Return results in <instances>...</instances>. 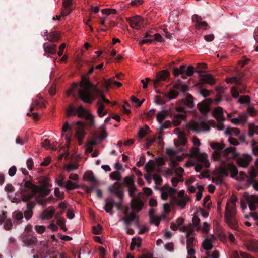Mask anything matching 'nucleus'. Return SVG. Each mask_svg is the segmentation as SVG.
Instances as JSON below:
<instances>
[{"label": "nucleus", "mask_w": 258, "mask_h": 258, "mask_svg": "<svg viewBox=\"0 0 258 258\" xmlns=\"http://www.w3.org/2000/svg\"><path fill=\"white\" fill-rule=\"evenodd\" d=\"M97 93L99 98L97 102L110 104V101L105 98L101 90L99 89L95 85L92 84L86 76H83L80 83V89L78 91L80 98L84 102L90 103L94 99L93 93Z\"/></svg>", "instance_id": "f257e3e1"}, {"label": "nucleus", "mask_w": 258, "mask_h": 258, "mask_svg": "<svg viewBox=\"0 0 258 258\" xmlns=\"http://www.w3.org/2000/svg\"><path fill=\"white\" fill-rule=\"evenodd\" d=\"M218 172L222 176L230 175L232 178L235 177L238 174L236 167L230 163H222L218 168Z\"/></svg>", "instance_id": "f03ea898"}, {"label": "nucleus", "mask_w": 258, "mask_h": 258, "mask_svg": "<svg viewBox=\"0 0 258 258\" xmlns=\"http://www.w3.org/2000/svg\"><path fill=\"white\" fill-rule=\"evenodd\" d=\"M190 201V198L185 194V191L181 190L178 192L177 197H174L173 202H174V204L180 208L183 209L185 207L186 203Z\"/></svg>", "instance_id": "7ed1b4c3"}, {"label": "nucleus", "mask_w": 258, "mask_h": 258, "mask_svg": "<svg viewBox=\"0 0 258 258\" xmlns=\"http://www.w3.org/2000/svg\"><path fill=\"white\" fill-rule=\"evenodd\" d=\"M187 126L196 132H199L201 131H208L210 129L209 125L204 121L196 122L191 121L187 124Z\"/></svg>", "instance_id": "20e7f679"}, {"label": "nucleus", "mask_w": 258, "mask_h": 258, "mask_svg": "<svg viewBox=\"0 0 258 258\" xmlns=\"http://www.w3.org/2000/svg\"><path fill=\"white\" fill-rule=\"evenodd\" d=\"M131 27L138 29L143 27L147 24V21L143 17L136 16L132 18H128Z\"/></svg>", "instance_id": "39448f33"}, {"label": "nucleus", "mask_w": 258, "mask_h": 258, "mask_svg": "<svg viewBox=\"0 0 258 258\" xmlns=\"http://www.w3.org/2000/svg\"><path fill=\"white\" fill-rule=\"evenodd\" d=\"M237 198L232 195L227 202L225 215H235L236 212V202Z\"/></svg>", "instance_id": "423d86ee"}, {"label": "nucleus", "mask_w": 258, "mask_h": 258, "mask_svg": "<svg viewBox=\"0 0 258 258\" xmlns=\"http://www.w3.org/2000/svg\"><path fill=\"white\" fill-rule=\"evenodd\" d=\"M180 106H176L175 110L178 112H184L186 108H191L194 106L193 98L191 96H188L182 99L180 102Z\"/></svg>", "instance_id": "0eeeda50"}, {"label": "nucleus", "mask_w": 258, "mask_h": 258, "mask_svg": "<svg viewBox=\"0 0 258 258\" xmlns=\"http://www.w3.org/2000/svg\"><path fill=\"white\" fill-rule=\"evenodd\" d=\"M161 192V197L163 200H166L169 197L173 196L176 192V190L169 186H164L162 188H157Z\"/></svg>", "instance_id": "6e6552de"}, {"label": "nucleus", "mask_w": 258, "mask_h": 258, "mask_svg": "<svg viewBox=\"0 0 258 258\" xmlns=\"http://www.w3.org/2000/svg\"><path fill=\"white\" fill-rule=\"evenodd\" d=\"M243 245L246 249L250 252H256L258 251V241L251 239L243 240Z\"/></svg>", "instance_id": "1a4fd4ad"}, {"label": "nucleus", "mask_w": 258, "mask_h": 258, "mask_svg": "<svg viewBox=\"0 0 258 258\" xmlns=\"http://www.w3.org/2000/svg\"><path fill=\"white\" fill-rule=\"evenodd\" d=\"M76 124L78 125V127L76 129V138L77 139L79 144L81 145L86 133L81 122L77 121L76 122Z\"/></svg>", "instance_id": "9d476101"}, {"label": "nucleus", "mask_w": 258, "mask_h": 258, "mask_svg": "<svg viewBox=\"0 0 258 258\" xmlns=\"http://www.w3.org/2000/svg\"><path fill=\"white\" fill-rule=\"evenodd\" d=\"M252 160L251 156L247 154H244L236 159L238 165L242 167H247Z\"/></svg>", "instance_id": "9b49d317"}, {"label": "nucleus", "mask_w": 258, "mask_h": 258, "mask_svg": "<svg viewBox=\"0 0 258 258\" xmlns=\"http://www.w3.org/2000/svg\"><path fill=\"white\" fill-rule=\"evenodd\" d=\"M223 157L225 158H234L236 157L239 153L236 151L235 147H230L226 148L223 151Z\"/></svg>", "instance_id": "f8f14e48"}, {"label": "nucleus", "mask_w": 258, "mask_h": 258, "mask_svg": "<svg viewBox=\"0 0 258 258\" xmlns=\"http://www.w3.org/2000/svg\"><path fill=\"white\" fill-rule=\"evenodd\" d=\"M55 210L52 207H49L42 211L39 218L42 220L50 219L55 213Z\"/></svg>", "instance_id": "ddd939ff"}, {"label": "nucleus", "mask_w": 258, "mask_h": 258, "mask_svg": "<svg viewBox=\"0 0 258 258\" xmlns=\"http://www.w3.org/2000/svg\"><path fill=\"white\" fill-rule=\"evenodd\" d=\"M216 238L214 235H212L210 238H205L202 242V246L206 251H209L213 248V243L215 241Z\"/></svg>", "instance_id": "4468645a"}, {"label": "nucleus", "mask_w": 258, "mask_h": 258, "mask_svg": "<svg viewBox=\"0 0 258 258\" xmlns=\"http://www.w3.org/2000/svg\"><path fill=\"white\" fill-rule=\"evenodd\" d=\"M179 230L181 232H187L186 237L187 238L186 245L187 247H193V244L194 241V238L191 236L192 231H188L187 227L186 226H183L179 227Z\"/></svg>", "instance_id": "2eb2a0df"}, {"label": "nucleus", "mask_w": 258, "mask_h": 258, "mask_svg": "<svg viewBox=\"0 0 258 258\" xmlns=\"http://www.w3.org/2000/svg\"><path fill=\"white\" fill-rule=\"evenodd\" d=\"M247 202L250 210L254 211L256 210L258 206V196L256 195H251L247 198Z\"/></svg>", "instance_id": "dca6fc26"}, {"label": "nucleus", "mask_w": 258, "mask_h": 258, "mask_svg": "<svg viewBox=\"0 0 258 258\" xmlns=\"http://www.w3.org/2000/svg\"><path fill=\"white\" fill-rule=\"evenodd\" d=\"M169 73L167 70H162L156 75V79L153 80L155 85L157 84L160 81H165L168 77Z\"/></svg>", "instance_id": "f3484780"}, {"label": "nucleus", "mask_w": 258, "mask_h": 258, "mask_svg": "<svg viewBox=\"0 0 258 258\" xmlns=\"http://www.w3.org/2000/svg\"><path fill=\"white\" fill-rule=\"evenodd\" d=\"M235 215H225V222L228 226L233 229L237 228L238 225L236 219L234 218Z\"/></svg>", "instance_id": "a211bd4d"}, {"label": "nucleus", "mask_w": 258, "mask_h": 258, "mask_svg": "<svg viewBox=\"0 0 258 258\" xmlns=\"http://www.w3.org/2000/svg\"><path fill=\"white\" fill-rule=\"evenodd\" d=\"M198 162H201L203 165L208 168L210 166V164L208 159V155L204 153H201L197 155L196 158Z\"/></svg>", "instance_id": "6ab92c4d"}, {"label": "nucleus", "mask_w": 258, "mask_h": 258, "mask_svg": "<svg viewBox=\"0 0 258 258\" xmlns=\"http://www.w3.org/2000/svg\"><path fill=\"white\" fill-rule=\"evenodd\" d=\"M199 78L201 81L211 85L213 84L215 82L213 77L210 74L201 73L199 75Z\"/></svg>", "instance_id": "aec40b11"}, {"label": "nucleus", "mask_w": 258, "mask_h": 258, "mask_svg": "<svg viewBox=\"0 0 258 258\" xmlns=\"http://www.w3.org/2000/svg\"><path fill=\"white\" fill-rule=\"evenodd\" d=\"M132 208L137 212L140 211L143 207L144 203L139 198H134L131 201Z\"/></svg>", "instance_id": "412c9836"}, {"label": "nucleus", "mask_w": 258, "mask_h": 258, "mask_svg": "<svg viewBox=\"0 0 258 258\" xmlns=\"http://www.w3.org/2000/svg\"><path fill=\"white\" fill-rule=\"evenodd\" d=\"M72 0H63V9L61 11V15L63 16L69 15L72 11Z\"/></svg>", "instance_id": "4be33fe9"}, {"label": "nucleus", "mask_w": 258, "mask_h": 258, "mask_svg": "<svg viewBox=\"0 0 258 258\" xmlns=\"http://www.w3.org/2000/svg\"><path fill=\"white\" fill-rule=\"evenodd\" d=\"M154 34H152L151 32H147L145 34L144 39L139 41V44L142 45L144 44H150L154 42Z\"/></svg>", "instance_id": "5701e85b"}, {"label": "nucleus", "mask_w": 258, "mask_h": 258, "mask_svg": "<svg viewBox=\"0 0 258 258\" xmlns=\"http://www.w3.org/2000/svg\"><path fill=\"white\" fill-rule=\"evenodd\" d=\"M22 239L23 242L27 245H30L35 244L37 241L36 236H31L28 234H23Z\"/></svg>", "instance_id": "b1692460"}, {"label": "nucleus", "mask_w": 258, "mask_h": 258, "mask_svg": "<svg viewBox=\"0 0 258 258\" xmlns=\"http://www.w3.org/2000/svg\"><path fill=\"white\" fill-rule=\"evenodd\" d=\"M166 153L168 155L170 159V167L172 168H175L178 165V162L175 159V157L173 156V149L171 148H167L166 150Z\"/></svg>", "instance_id": "393cba45"}, {"label": "nucleus", "mask_w": 258, "mask_h": 258, "mask_svg": "<svg viewBox=\"0 0 258 258\" xmlns=\"http://www.w3.org/2000/svg\"><path fill=\"white\" fill-rule=\"evenodd\" d=\"M170 114L169 111L167 110H162L160 112H158L156 115V119L157 121L160 123L162 124L163 121L166 119V118Z\"/></svg>", "instance_id": "a878e982"}, {"label": "nucleus", "mask_w": 258, "mask_h": 258, "mask_svg": "<svg viewBox=\"0 0 258 258\" xmlns=\"http://www.w3.org/2000/svg\"><path fill=\"white\" fill-rule=\"evenodd\" d=\"M213 115L218 121H223L225 119L223 109L221 107H219L215 108L213 112Z\"/></svg>", "instance_id": "bb28decb"}, {"label": "nucleus", "mask_w": 258, "mask_h": 258, "mask_svg": "<svg viewBox=\"0 0 258 258\" xmlns=\"http://www.w3.org/2000/svg\"><path fill=\"white\" fill-rule=\"evenodd\" d=\"M28 210L24 211V215L25 218L27 220L30 219L33 216V211L32 209L34 207V203L33 202H29L27 204Z\"/></svg>", "instance_id": "cd10ccee"}, {"label": "nucleus", "mask_w": 258, "mask_h": 258, "mask_svg": "<svg viewBox=\"0 0 258 258\" xmlns=\"http://www.w3.org/2000/svg\"><path fill=\"white\" fill-rule=\"evenodd\" d=\"M186 115L184 114H176L173 115L172 123L174 126H178L181 123L182 120H185Z\"/></svg>", "instance_id": "c85d7f7f"}, {"label": "nucleus", "mask_w": 258, "mask_h": 258, "mask_svg": "<svg viewBox=\"0 0 258 258\" xmlns=\"http://www.w3.org/2000/svg\"><path fill=\"white\" fill-rule=\"evenodd\" d=\"M119 185L115 183L112 187L109 188V191L112 195H115L118 197H122L123 194L122 192L119 190Z\"/></svg>", "instance_id": "c756f323"}, {"label": "nucleus", "mask_w": 258, "mask_h": 258, "mask_svg": "<svg viewBox=\"0 0 258 258\" xmlns=\"http://www.w3.org/2000/svg\"><path fill=\"white\" fill-rule=\"evenodd\" d=\"M105 88L107 90L112 85H115L117 87H120L122 86V84L119 82L114 81L113 78H109L104 80Z\"/></svg>", "instance_id": "7c9ffc66"}, {"label": "nucleus", "mask_w": 258, "mask_h": 258, "mask_svg": "<svg viewBox=\"0 0 258 258\" xmlns=\"http://www.w3.org/2000/svg\"><path fill=\"white\" fill-rule=\"evenodd\" d=\"M224 134L226 135L238 136L240 134V130L237 128L229 127L226 128Z\"/></svg>", "instance_id": "2f4dec72"}, {"label": "nucleus", "mask_w": 258, "mask_h": 258, "mask_svg": "<svg viewBox=\"0 0 258 258\" xmlns=\"http://www.w3.org/2000/svg\"><path fill=\"white\" fill-rule=\"evenodd\" d=\"M97 114L102 117L107 114V112L104 110V105L102 104L100 102H97Z\"/></svg>", "instance_id": "473e14b6"}, {"label": "nucleus", "mask_w": 258, "mask_h": 258, "mask_svg": "<svg viewBox=\"0 0 258 258\" xmlns=\"http://www.w3.org/2000/svg\"><path fill=\"white\" fill-rule=\"evenodd\" d=\"M141 242L142 240L139 237L133 238L130 246L131 250H134L135 247H140L141 244Z\"/></svg>", "instance_id": "72a5a7b5"}, {"label": "nucleus", "mask_w": 258, "mask_h": 258, "mask_svg": "<svg viewBox=\"0 0 258 258\" xmlns=\"http://www.w3.org/2000/svg\"><path fill=\"white\" fill-rule=\"evenodd\" d=\"M85 118L89 121L87 123V126L88 127H91L95 125V116H93L90 112H88Z\"/></svg>", "instance_id": "f704fd0d"}, {"label": "nucleus", "mask_w": 258, "mask_h": 258, "mask_svg": "<svg viewBox=\"0 0 258 258\" xmlns=\"http://www.w3.org/2000/svg\"><path fill=\"white\" fill-rule=\"evenodd\" d=\"M146 169L147 172H152L154 171H159L156 165H155L154 161L149 162L146 165Z\"/></svg>", "instance_id": "c9c22d12"}, {"label": "nucleus", "mask_w": 258, "mask_h": 258, "mask_svg": "<svg viewBox=\"0 0 258 258\" xmlns=\"http://www.w3.org/2000/svg\"><path fill=\"white\" fill-rule=\"evenodd\" d=\"M64 187L67 190H72L78 188V186L76 182L69 179Z\"/></svg>", "instance_id": "e433bc0d"}, {"label": "nucleus", "mask_w": 258, "mask_h": 258, "mask_svg": "<svg viewBox=\"0 0 258 258\" xmlns=\"http://www.w3.org/2000/svg\"><path fill=\"white\" fill-rule=\"evenodd\" d=\"M89 111L86 110L82 106H79L76 110V113L79 117H85Z\"/></svg>", "instance_id": "4c0bfd02"}, {"label": "nucleus", "mask_w": 258, "mask_h": 258, "mask_svg": "<svg viewBox=\"0 0 258 258\" xmlns=\"http://www.w3.org/2000/svg\"><path fill=\"white\" fill-rule=\"evenodd\" d=\"M43 47L45 51L47 53L54 54L56 52V45L55 44H53L46 46L45 44H44Z\"/></svg>", "instance_id": "58836bf2"}, {"label": "nucleus", "mask_w": 258, "mask_h": 258, "mask_svg": "<svg viewBox=\"0 0 258 258\" xmlns=\"http://www.w3.org/2000/svg\"><path fill=\"white\" fill-rule=\"evenodd\" d=\"M246 115L244 114L242 115H239L238 117L232 118L231 119V122L235 124H237L240 122H243L246 121Z\"/></svg>", "instance_id": "ea45409f"}, {"label": "nucleus", "mask_w": 258, "mask_h": 258, "mask_svg": "<svg viewBox=\"0 0 258 258\" xmlns=\"http://www.w3.org/2000/svg\"><path fill=\"white\" fill-rule=\"evenodd\" d=\"M25 186L32 188L33 192H41L43 190L42 187L34 186L30 181H27L25 183Z\"/></svg>", "instance_id": "a19ab883"}, {"label": "nucleus", "mask_w": 258, "mask_h": 258, "mask_svg": "<svg viewBox=\"0 0 258 258\" xmlns=\"http://www.w3.org/2000/svg\"><path fill=\"white\" fill-rule=\"evenodd\" d=\"M222 156H223V152H221V151H215L212 154V158L215 161L222 162Z\"/></svg>", "instance_id": "79ce46f5"}, {"label": "nucleus", "mask_w": 258, "mask_h": 258, "mask_svg": "<svg viewBox=\"0 0 258 258\" xmlns=\"http://www.w3.org/2000/svg\"><path fill=\"white\" fill-rule=\"evenodd\" d=\"M41 145L43 147L47 149H51L53 150L57 149V148L55 147L53 145H51L50 141L48 139H45L43 142H42Z\"/></svg>", "instance_id": "37998d69"}, {"label": "nucleus", "mask_w": 258, "mask_h": 258, "mask_svg": "<svg viewBox=\"0 0 258 258\" xmlns=\"http://www.w3.org/2000/svg\"><path fill=\"white\" fill-rule=\"evenodd\" d=\"M100 133L98 136V139L99 140H104L107 136V134L105 128L103 126L99 127Z\"/></svg>", "instance_id": "c03bdc74"}, {"label": "nucleus", "mask_w": 258, "mask_h": 258, "mask_svg": "<svg viewBox=\"0 0 258 258\" xmlns=\"http://www.w3.org/2000/svg\"><path fill=\"white\" fill-rule=\"evenodd\" d=\"M113 203H114V202L113 200L108 201L106 203L105 207H104L105 211L107 213H108L111 215L112 214V208L113 206Z\"/></svg>", "instance_id": "a18cd8bd"}, {"label": "nucleus", "mask_w": 258, "mask_h": 258, "mask_svg": "<svg viewBox=\"0 0 258 258\" xmlns=\"http://www.w3.org/2000/svg\"><path fill=\"white\" fill-rule=\"evenodd\" d=\"M211 148L216 150L215 151H221L224 147L223 144H220L217 142H213L210 144Z\"/></svg>", "instance_id": "49530a36"}, {"label": "nucleus", "mask_w": 258, "mask_h": 258, "mask_svg": "<svg viewBox=\"0 0 258 258\" xmlns=\"http://www.w3.org/2000/svg\"><path fill=\"white\" fill-rule=\"evenodd\" d=\"M59 39V34L57 33L52 32L49 34L47 39L50 41H57Z\"/></svg>", "instance_id": "de8ad7c7"}, {"label": "nucleus", "mask_w": 258, "mask_h": 258, "mask_svg": "<svg viewBox=\"0 0 258 258\" xmlns=\"http://www.w3.org/2000/svg\"><path fill=\"white\" fill-rule=\"evenodd\" d=\"M124 184L127 187L133 186V185H134V176L131 175L130 176L126 177L124 180Z\"/></svg>", "instance_id": "09e8293b"}, {"label": "nucleus", "mask_w": 258, "mask_h": 258, "mask_svg": "<svg viewBox=\"0 0 258 258\" xmlns=\"http://www.w3.org/2000/svg\"><path fill=\"white\" fill-rule=\"evenodd\" d=\"M249 128L248 135L250 137H252L255 134H258V126H256L253 124H250Z\"/></svg>", "instance_id": "8fccbe9b"}, {"label": "nucleus", "mask_w": 258, "mask_h": 258, "mask_svg": "<svg viewBox=\"0 0 258 258\" xmlns=\"http://www.w3.org/2000/svg\"><path fill=\"white\" fill-rule=\"evenodd\" d=\"M84 179L92 183H95L96 180L91 173H86L84 175Z\"/></svg>", "instance_id": "3c124183"}, {"label": "nucleus", "mask_w": 258, "mask_h": 258, "mask_svg": "<svg viewBox=\"0 0 258 258\" xmlns=\"http://www.w3.org/2000/svg\"><path fill=\"white\" fill-rule=\"evenodd\" d=\"M197 187L198 191L196 194V198L197 201H199L202 197L203 191L204 189V187L202 185H198Z\"/></svg>", "instance_id": "603ef678"}, {"label": "nucleus", "mask_w": 258, "mask_h": 258, "mask_svg": "<svg viewBox=\"0 0 258 258\" xmlns=\"http://www.w3.org/2000/svg\"><path fill=\"white\" fill-rule=\"evenodd\" d=\"M43 106V102L42 100L38 101L36 100L35 101L33 104L32 106L30 108V111L32 112L33 110L37 108L41 107Z\"/></svg>", "instance_id": "864d4df0"}, {"label": "nucleus", "mask_w": 258, "mask_h": 258, "mask_svg": "<svg viewBox=\"0 0 258 258\" xmlns=\"http://www.w3.org/2000/svg\"><path fill=\"white\" fill-rule=\"evenodd\" d=\"M174 204V202L171 201L170 203H165L163 204V212L165 214H168L170 213L171 210V205Z\"/></svg>", "instance_id": "5fc2aeb1"}, {"label": "nucleus", "mask_w": 258, "mask_h": 258, "mask_svg": "<svg viewBox=\"0 0 258 258\" xmlns=\"http://www.w3.org/2000/svg\"><path fill=\"white\" fill-rule=\"evenodd\" d=\"M196 27L197 29H206V27L208 26V24L205 21H197L196 23Z\"/></svg>", "instance_id": "6e6d98bb"}, {"label": "nucleus", "mask_w": 258, "mask_h": 258, "mask_svg": "<svg viewBox=\"0 0 258 258\" xmlns=\"http://www.w3.org/2000/svg\"><path fill=\"white\" fill-rule=\"evenodd\" d=\"M78 168V165L77 163H70L65 167L66 170L68 172L73 171Z\"/></svg>", "instance_id": "4d7b16f0"}, {"label": "nucleus", "mask_w": 258, "mask_h": 258, "mask_svg": "<svg viewBox=\"0 0 258 258\" xmlns=\"http://www.w3.org/2000/svg\"><path fill=\"white\" fill-rule=\"evenodd\" d=\"M198 108L200 112L202 113H205L208 111L209 108L207 105L205 103H200L198 105Z\"/></svg>", "instance_id": "13d9d810"}, {"label": "nucleus", "mask_w": 258, "mask_h": 258, "mask_svg": "<svg viewBox=\"0 0 258 258\" xmlns=\"http://www.w3.org/2000/svg\"><path fill=\"white\" fill-rule=\"evenodd\" d=\"M101 12L107 16L110 14H116L117 11L114 9H104L101 10Z\"/></svg>", "instance_id": "bf43d9fd"}, {"label": "nucleus", "mask_w": 258, "mask_h": 258, "mask_svg": "<svg viewBox=\"0 0 258 258\" xmlns=\"http://www.w3.org/2000/svg\"><path fill=\"white\" fill-rule=\"evenodd\" d=\"M110 177L114 180L119 181L120 180V174L119 171H116L110 174Z\"/></svg>", "instance_id": "052dcab7"}, {"label": "nucleus", "mask_w": 258, "mask_h": 258, "mask_svg": "<svg viewBox=\"0 0 258 258\" xmlns=\"http://www.w3.org/2000/svg\"><path fill=\"white\" fill-rule=\"evenodd\" d=\"M177 135L180 143L183 145H184L187 142V140L185 137L184 133L180 132L178 133Z\"/></svg>", "instance_id": "680f3d73"}, {"label": "nucleus", "mask_w": 258, "mask_h": 258, "mask_svg": "<svg viewBox=\"0 0 258 258\" xmlns=\"http://www.w3.org/2000/svg\"><path fill=\"white\" fill-rule=\"evenodd\" d=\"M134 215H131L127 217L121 218L120 220L123 221L126 226H128L131 222L134 220Z\"/></svg>", "instance_id": "e2e57ef3"}, {"label": "nucleus", "mask_w": 258, "mask_h": 258, "mask_svg": "<svg viewBox=\"0 0 258 258\" xmlns=\"http://www.w3.org/2000/svg\"><path fill=\"white\" fill-rule=\"evenodd\" d=\"M154 162L158 169L160 166H163L165 164L164 159L162 157L156 158Z\"/></svg>", "instance_id": "0e129e2a"}, {"label": "nucleus", "mask_w": 258, "mask_h": 258, "mask_svg": "<svg viewBox=\"0 0 258 258\" xmlns=\"http://www.w3.org/2000/svg\"><path fill=\"white\" fill-rule=\"evenodd\" d=\"M75 109L72 105H70L66 110V115L68 117L75 115Z\"/></svg>", "instance_id": "69168bd1"}, {"label": "nucleus", "mask_w": 258, "mask_h": 258, "mask_svg": "<svg viewBox=\"0 0 258 258\" xmlns=\"http://www.w3.org/2000/svg\"><path fill=\"white\" fill-rule=\"evenodd\" d=\"M148 130H149V127L147 126L141 128L138 132V136L140 138H143V137H145L146 135V134H147Z\"/></svg>", "instance_id": "338daca9"}, {"label": "nucleus", "mask_w": 258, "mask_h": 258, "mask_svg": "<svg viewBox=\"0 0 258 258\" xmlns=\"http://www.w3.org/2000/svg\"><path fill=\"white\" fill-rule=\"evenodd\" d=\"M206 254L207 255V256H208L209 257H210L211 258H219V252L217 250H214L211 254H210V253L209 251H206Z\"/></svg>", "instance_id": "774afa93"}]
</instances>
